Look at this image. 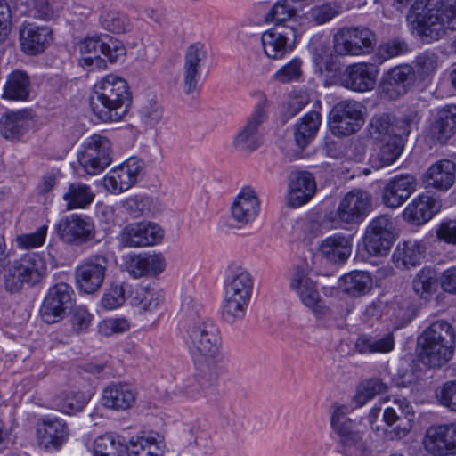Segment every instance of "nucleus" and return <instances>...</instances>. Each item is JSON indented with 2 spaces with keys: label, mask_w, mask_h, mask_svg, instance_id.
I'll use <instances>...</instances> for the list:
<instances>
[{
  "label": "nucleus",
  "mask_w": 456,
  "mask_h": 456,
  "mask_svg": "<svg viewBox=\"0 0 456 456\" xmlns=\"http://www.w3.org/2000/svg\"><path fill=\"white\" fill-rule=\"evenodd\" d=\"M132 95L126 81L108 74L97 81L90 99L94 114L103 122H118L127 113Z\"/></svg>",
  "instance_id": "nucleus-1"
},
{
  "label": "nucleus",
  "mask_w": 456,
  "mask_h": 456,
  "mask_svg": "<svg viewBox=\"0 0 456 456\" xmlns=\"http://www.w3.org/2000/svg\"><path fill=\"white\" fill-rule=\"evenodd\" d=\"M407 19L423 41H436L446 29H456V0H438L426 6L416 3Z\"/></svg>",
  "instance_id": "nucleus-2"
},
{
  "label": "nucleus",
  "mask_w": 456,
  "mask_h": 456,
  "mask_svg": "<svg viewBox=\"0 0 456 456\" xmlns=\"http://www.w3.org/2000/svg\"><path fill=\"white\" fill-rule=\"evenodd\" d=\"M456 345V331L444 320L427 327L418 338L422 362L429 368H441L451 361Z\"/></svg>",
  "instance_id": "nucleus-3"
},
{
  "label": "nucleus",
  "mask_w": 456,
  "mask_h": 456,
  "mask_svg": "<svg viewBox=\"0 0 456 456\" xmlns=\"http://www.w3.org/2000/svg\"><path fill=\"white\" fill-rule=\"evenodd\" d=\"M47 265L37 253H28L11 263L4 274V286L9 292L20 291L24 284L35 285L45 276Z\"/></svg>",
  "instance_id": "nucleus-4"
},
{
  "label": "nucleus",
  "mask_w": 456,
  "mask_h": 456,
  "mask_svg": "<svg viewBox=\"0 0 456 456\" xmlns=\"http://www.w3.org/2000/svg\"><path fill=\"white\" fill-rule=\"evenodd\" d=\"M253 290V279L250 273L239 269L226 278L223 316L232 322L244 316Z\"/></svg>",
  "instance_id": "nucleus-5"
},
{
  "label": "nucleus",
  "mask_w": 456,
  "mask_h": 456,
  "mask_svg": "<svg viewBox=\"0 0 456 456\" xmlns=\"http://www.w3.org/2000/svg\"><path fill=\"white\" fill-rule=\"evenodd\" d=\"M376 43L375 33L366 27L342 28L333 37L334 51L339 56L369 53Z\"/></svg>",
  "instance_id": "nucleus-6"
},
{
  "label": "nucleus",
  "mask_w": 456,
  "mask_h": 456,
  "mask_svg": "<svg viewBox=\"0 0 456 456\" xmlns=\"http://www.w3.org/2000/svg\"><path fill=\"white\" fill-rule=\"evenodd\" d=\"M77 159L86 174L96 175L102 173L112 161L110 141L99 134L91 135L84 142Z\"/></svg>",
  "instance_id": "nucleus-7"
},
{
  "label": "nucleus",
  "mask_w": 456,
  "mask_h": 456,
  "mask_svg": "<svg viewBox=\"0 0 456 456\" xmlns=\"http://www.w3.org/2000/svg\"><path fill=\"white\" fill-rule=\"evenodd\" d=\"M363 110L364 106L355 100H344L335 104L329 117L331 133L338 136L355 134L364 123Z\"/></svg>",
  "instance_id": "nucleus-8"
},
{
  "label": "nucleus",
  "mask_w": 456,
  "mask_h": 456,
  "mask_svg": "<svg viewBox=\"0 0 456 456\" xmlns=\"http://www.w3.org/2000/svg\"><path fill=\"white\" fill-rule=\"evenodd\" d=\"M187 342L192 355L209 357L220 355L222 342L216 327L208 321H197L187 329Z\"/></svg>",
  "instance_id": "nucleus-9"
},
{
  "label": "nucleus",
  "mask_w": 456,
  "mask_h": 456,
  "mask_svg": "<svg viewBox=\"0 0 456 456\" xmlns=\"http://www.w3.org/2000/svg\"><path fill=\"white\" fill-rule=\"evenodd\" d=\"M109 266L105 255L94 254L83 259L75 268L77 289L86 294L99 290L103 284Z\"/></svg>",
  "instance_id": "nucleus-10"
},
{
  "label": "nucleus",
  "mask_w": 456,
  "mask_h": 456,
  "mask_svg": "<svg viewBox=\"0 0 456 456\" xmlns=\"http://www.w3.org/2000/svg\"><path fill=\"white\" fill-rule=\"evenodd\" d=\"M372 209V197L362 189H354L344 195L336 210L337 218L343 224L362 223Z\"/></svg>",
  "instance_id": "nucleus-11"
},
{
  "label": "nucleus",
  "mask_w": 456,
  "mask_h": 456,
  "mask_svg": "<svg viewBox=\"0 0 456 456\" xmlns=\"http://www.w3.org/2000/svg\"><path fill=\"white\" fill-rule=\"evenodd\" d=\"M413 418L414 411L410 402L404 397L395 398L383 413V419L388 426L396 424L386 431L387 437L391 440L404 437L411 429Z\"/></svg>",
  "instance_id": "nucleus-12"
},
{
  "label": "nucleus",
  "mask_w": 456,
  "mask_h": 456,
  "mask_svg": "<svg viewBox=\"0 0 456 456\" xmlns=\"http://www.w3.org/2000/svg\"><path fill=\"white\" fill-rule=\"evenodd\" d=\"M379 69L373 63L357 62L346 66L339 74V85L348 90L364 93L375 87Z\"/></svg>",
  "instance_id": "nucleus-13"
},
{
  "label": "nucleus",
  "mask_w": 456,
  "mask_h": 456,
  "mask_svg": "<svg viewBox=\"0 0 456 456\" xmlns=\"http://www.w3.org/2000/svg\"><path fill=\"white\" fill-rule=\"evenodd\" d=\"M56 228L61 239L68 243L82 244L95 236L94 223L86 215L72 214L65 216L60 220Z\"/></svg>",
  "instance_id": "nucleus-14"
},
{
  "label": "nucleus",
  "mask_w": 456,
  "mask_h": 456,
  "mask_svg": "<svg viewBox=\"0 0 456 456\" xmlns=\"http://www.w3.org/2000/svg\"><path fill=\"white\" fill-rule=\"evenodd\" d=\"M72 288L67 283H58L52 287L40 309L42 320L48 324L63 319L66 310L71 305Z\"/></svg>",
  "instance_id": "nucleus-15"
},
{
  "label": "nucleus",
  "mask_w": 456,
  "mask_h": 456,
  "mask_svg": "<svg viewBox=\"0 0 456 456\" xmlns=\"http://www.w3.org/2000/svg\"><path fill=\"white\" fill-rule=\"evenodd\" d=\"M141 172V161L134 158L128 159L104 175L103 187L113 194L124 192L135 184Z\"/></svg>",
  "instance_id": "nucleus-16"
},
{
  "label": "nucleus",
  "mask_w": 456,
  "mask_h": 456,
  "mask_svg": "<svg viewBox=\"0 0 456 456\" xmlns=\"http://www.w3.org/2000/svg\"><path fill=\"white\" fill-rule=\"evenodd\" d=\"M163 236L164 231L159 225L143 221L126 225L120 233V241L125 247L144 248L159 243Z\"/></svg>",
  "instance_id": "nucleus-17"
},
{
  "label": "nucleus",
  "mask_w": 456,
  "mask_h": 456,
  "mask_svg": "<svg viewBox=\"0 0 456 456\" xmlns=\"http://www.w3.org/2000/svg\"><path fill=\"white\" fill-rule=\"evenodd\" d=\"M296 30L289 26L275 24V26L262 34L261 41L264 52L268 58L281 59L292 51L296 41Z\"/></svg>",
  "instance_id": "nucleus-18"
},
{
  "label": "nucleus",
  "mask_w": 456,
  "mask_h": 456,
  "mask_svg": "<svg viewBox=\"0 0 456 456\" xmlns=\"http://www.w3.org/2000/svg\"><path fill=\"white\" fill-rule=\"evenodd\" d=\"M427 452L434 456H447L456 452V423L430 427L423 439Z\"/></svg>",
  "instance_id": "nucleus-19"
},
{
  "label": "nucleus",
  "mask_w": 456,
  "mask_h": 456,
  "mask_svg": "<svg viewBox=\"0 0 456 456\" xmlns=\"http://www.w3.org/2000/svg\"><path fill=\"white\" fill-rule=\"evenodd\" d=\"M267 106L265 99L259 102L256 106L254 111L247 118L245 125L233 140L235 148L249 152L258 148L257 131L267 118Z\"/></svg>",
  "instance_id": "nucleus-20"
},
{
  "label": "nucleus",
  "mask_w": 456,
  "mask_h": 456,
  "mask_svg": "<svg viewBox=\"0 0 456 456\" xmlns=\"http://www.w3.org/2000/svg\"><path fill=\"white\" fill-rule=\"evenodd\" d=\"M125 271L134 279L153 276L165 268V261L160 254L130 253L124 257Z\"/></svg>",
  "instance_id": "nucleus-21"
},
{
  "label": "nucleus",
  "mask_w": 456,
  "mask_h": 456,
  "mask_svg": "<svg viewBox=\"0 0 456 456\" xmlns=\"http://www.w3.org/2000/svg\"><path fill=\"white\" fill-rule=\"evenodd\" d=\"M290 288L297 294L302 303L318 317L324 315L326 308L317 291L315 283L303 268H297L290 281Z\"/></svg>",
  "instance_id": "nucleus-22"
},
{
  "label": "nucleus",
  "mask_w": 456,
  "mask_h": 456,
  "mask_svg": "<svg viewBox=\"0 0 456 456\" xmlns=\"http://www.w3.org/2000/svg\"><path fill=\"white\" fill-rule=\"evenodd\" d=\"M231 216L240 227L256 220L260 211V200L250 186L243 187L231 205Z\"/></svg>",
  "instance_id": "nucleus-23"
},
{
  "label": "nucleus",
  "mask_w": 456,
  "mask_h": 456,
  "mask_svg": "<svg viewBox=\"0 0 456 456\" xmlns=\"http://www.w3.org/2000/svg\"><path fill=\"white\" fill-rule=\"evenodd\" d=\"M415 72L410 65H399L390 69L382 77L381 93L394 100L406 94L412 85Z\"/></svg>",
  "instance_id": "nucleus-24"
},
{
  "label": "nucleus",
  "mask_w": 456,
  "mask_h": 456,
  "mask_svg": "<svg viewBox=\"0 0 456 456\" xmlns=\"http://www.w3.org/2000/svg\"><path fill=\"white\" fill-rule=\"evenodd\" d=\"M417 181L411 175H400L391 178L382 191V202L391 208L402 206L415 191Z\"/></svg>",
  "instance_id": "nucleus-25"
},
{
  "label": "nucleus",
  "mask_w": 456,
  "mask_h": 456,
  "mask_svg": "<svg viewBox=\"0 0 456 456\" xmlns=\"http://www.w3.org/2000/svg\"><path fill=\"white\" fill-rule=\"evenodd\" d=\"M68 436L69 428L62 419L45 417L37 424V442L45 449H60Z\"/></svg>",
  "instance_id": "nucleus-26"
},
{
  "label": "nucleus",
  "mask_w": 456,
  "mask_h": 456,
  "mask_svg": "<svg viewBox=\"0 0 456 456\" xmlns=\"http://www.w3.org/2000/svg\"><path fill=\"white\" fill-rule=\"evenodd\" d=\"M20 39L22 51L35 55L44 52L51 45L53 32L49 27L28 23L20 28Z\"/></svg>",
  "instance_id": "nucleus-27"
},
{
  "label": "nucleus",
  "mask_w": 456,
  "mask_h": 456,
  "mask_svg": "<svg viewBox=\"0 0 456 456\" xmlns=\"http://www.w3.org/2000/svg\"><path fill=\"white\" fill-rule=\"evenodd\" d=\"M316 183L314 175L306 171L294 172L289 179L288 205L298 208L308 202L315 193Z\"/></svg>",
  "instance_id": "nucleus-28"
},
{
  "label": "nucleus",
  "mask_w": 456,
  "mask_h": 456,
  "mask_svg": "<svg viewBox=\"0 0 456 456\" xmlns=\"http://www.w3.org/2000/svg\"><path fill=\"white\" fill-rule=\"evenodd\" d=\"M33 122L34 115L31 110L8 111L0 119V131L6 139H19L29 130Z\"/></svg>",
  "instance_id": "nucleus-29"
},
{
  "label": "nucleus",
  "mask_w": 456,
  "mask_h": 456,
  "mask_svg": "<svg viewBox=\"0 0 456 456\" xmlns=\"http://www.w3.org/2000/svg\"><path fill=\"white\" fill-rule=\"evenodd\" d=\"M456 165L449 159H441L433 164L424 174L426 187L448 191L455 182Z\"/></svg>",
  "instance_id": "nucleus-30"
},
{
  "label": "nucleus",
  "mask_w": 456,
  "mask_h": 456,
  "mask_svg": "<svg viewBox=\"0 0 456 456\" xmlns=\"http://www.w3.org/2000/svg\"><path fill=\"white\" fill-rule=\"evenodd\" d=\"M456 134V105H447L438 110L429 127L430 138L444 144Z\"/></svg>",
  "instance_id": "nucleus-31"
},
{
  "label": "nucleus",
  "mask_w": 456,
  "mask_h": 456,
  "mask_svg": "<svg viewBox=\"0 0 456 456\" xmlns=\"http://www.w3.org/2000/svg\"><path fill=\"white\" fill-rule=\"evenodd\" d=\"M440 208V202L434 198L428 195H420L406 207L403 216L406 220L420 225L429 221Z\"/></svg>",
  "instance_id": "nucleus-32"
},
{
  "label": "nucleus",
  "mask_w": 456,
  "mask_h": 456,
  "mask_svg": "<svg viewBox=\"0 0 456 456\" xmlns=\"http://www.w3.org/2000/svg\"><path fill=\"white\" fill-rule=\"evenodd\" d=\"M193 359L194 379L200 387H212L218 384L221 375L219 355L195 357Z\"/></svg>",
  "instance_id": "nucleus-33"
},
{
  "label": "nucleus",
  "mask_w": 456,
  "mask_h": 456,
  "mask_svg": "<svg viewBox=\"0 0 456 456\" xmlns=\"http://www.w3.org/2000/svg\"><path fill=\"white\" fill-rule=\"evenodd\" d=\"M320 254L331 263H343L351 255L352 240L349 237L334 234L323 240L319 245Z\"/></svg>",
  "instance_id": "nucleus-34"
},
{
  "label": "nucleus",
  "mask_w": 456,
  "mask_h": 456,
  "mask_svg": "<svg viewBox=\"0 0 456 456\" xmlns=\"http://www.w3.org/2000/svg\"><path fill=\"white\" fill-rule=\"evenodd\" d=\"M134 401V391L126 384H110L102 391V403L110 409L125 411L129 409Z\"/></svg>",
  "instance_id": "nucleus-35"
},
{
  "label": "nucleus",
  "mask_w": 456,
  "mask_h": 456,
  "mask_svg": "<svg viewBox=\"0 0 456 456\" xmlns=\"http://www.w3.org/2000/svg\"><path fill=\"white\" fill-rule=\"evenodd\" d=\"M127 456H164V443L160 436L149 434L130 440Z\"/></svg>",
  "instance_id": "nucleus-36"
},
{
  "label": "nucleus",
  "mask_w": 456,
  "mask_h": 456,
  "mask_svg": "<svg viewBox=\"0 0 456 456\" xmlns=\"http://www.w3.org/2000/svg\"><path fill=\"white\" fill-rule=\"evenodd\" d=\"M395 346V338L392 332L382 335H361L355 341L354 349L359 354H387Z\"/></svg>",
  "instance_id": "nucleus-37"
},
{
  "label": "nucleus",
  "mask_w": 456,
  "mask_h": 456,
  "mask_svg": "<svg viewBox=\"0 0 456 456\" xmlns=\"http://www.w3.org/2000/svg\"><path fill=\"white\" fill-rule=\"evenodd\" d=\"M30 94V78L27 72L14 70L7 76L3 99L12 101H26Z\"/></svg>",
  "instance_id": "nucleus-38"
},
{
  "label": "nucleus",
  "mask_w": 456,
  "mask_h": 456,
  "mask_svg": "<svg viewBox=\"0 0 456 456\" xmlns=\"http://www.w3.org/2000/svg\"><path fill=\"white\" fill-rule=\"evenodd\" d=\"M94 198L91 186L81 182L69 183L62 196L67 210L85 209L93 203Z\"/></svg>",
  "instance_id": "nucleus-39"
},
{
  "label": "nucleus",
  "mask_w": 456,
  "mask_h": 456,
  "mask_svg": "<svg viewBox=\"0 0 456 456\" xmlns=\"http://www.w3.org/2000/svg\"><path fill=\"white\" fill-rule=\"evenodd\" d=\"M424 246L417 240H407L399 244L393 255L395 265L398 268L409 269L420 264L423 258Z\"/></svg>",
  "instance_id": "nucleus-40"
},
{
  "label": "nucleus",
  "mask_w": 456,
  "mask_h": 456,
  "mask_svg": "<svg viewBox=\"0 0 456 456\" xmlns=\"http://www.w3.org/2000/svg\"><path fill=\"white\" fill-rule=\"evenodd\" d=\"M321 125V115L317 111L305 114L295 126L294 137L297 145L305 149L315 137Z\"/></svg>",
  "instance_id": "nucleus-41"
},
{
  "label": "nucleus",
  "mask_w": 456,
  "mask_h": 456,
  "mask_svg": "<svg viewBox=\"0 0 456 456\" xmlns=\"http://www.w3.org/2000/svg\"><path fill=\"white\" fill-rule=\"evenodd\" d=\"M340 288L347 295L358 297L367 294L372 288V279L368 273L355 271L340 279Z\"/></svg>",
  "instance_id": "nucleus-42"
},
{
  "label": "nucleus",
  "mask_w": 456,
  "mask_h": 456,
  "mask_svg": "<svg viewBox=\"0 0 456 456\" xmlns=\"http://www.w3.org/2000/svg\"><path fill=\"white\" fill-rule=\"evenodd\" d=\"M98 21L104 30L114 34L124 33L129 27L127 16L108 5L100 8Z\"/></svg>",
  "instance_id": "nucleus-43"
},
{
  "label": "nucleus",
  "mask_w": 456,
  "mask_h": 456,
  "mask_svg": "<svg viewBox=\"0 0 456 456\" xmlns=\"http://www.w3.org/2000/svg\"><path fill=\"white\" fill-rule=\"evenodd\" d=\"M126 446L120 436L105 434L95 438L94 456H123L126 452Z\"/></svg>",
  "instance_id": "nucleus-44"
},
{
  "label": "nucleus",
  "mask_w": 456,
  "mask_h": 456,
  "mask_svg": "<svg viewBox=\"0 0 456 456\" xmlns=\"http://www.w3.org/2000/svg\"><path fill=\"white\" fill-rule=\"evenodd\" d=\"M383 143L380 146L379 151L373 161V167L381 168L385 166H389L394 163L401 155L404 143L401 139H393L388 136L386 140H382Z\"/></svg>",
  "instance_id": "nucleus-45"
},
{
  "label": "nucleus",
  "mask_w": 456,
  "mask_h": 456,
  "mask_svg": "<svg viewBox=\"0 0 456 456\" xmlns=\"http://www.w3.org/2000/svg\"><path fill=\"white\" fill-rule=\"evenodd\" d=\"M162 301L161 294L151 288L142 287L132 298V305L142 313L151 312Z\"/></svg>",
  "instance_id": "nucleus-46"
},
{
  "label": "nucleus",
  "mask_w": 456,
  "mask_h": 456,
  "mask_svg": "<svg viewBox=\"0 0 456 456\" xmlns=\"http://www.w3.org/2000/svg\"><path fill=\"white\" fill-rule=\"evenodd\" d=\"M88 403V396L80 391H67L61 395L58 398L56 406L59 411L72 414L80 411Z\"/></svg>",
  "instance_id": "nucleus-47"
},
{
  "label": "nucleus",
  "mask_w": 456,
  "mask_h": 456,
  "mask_svg": "<svg viewBox=\"0 0 456 456\" xmlns=\"http://www.w3.org/2000/svg\"><path fill=\"white\" fill-rule=\"evenodd\" d=\"M437 285L436 273L431 269H422L412 282L414 292L424 298L433 294L436 290Z\"/></svg>",
  "instance_id": "nucleus-48"
},
{
  "label": "nucleus",
  "mask_w": 456,
  "mask_h": 456,
  "mask_svg": "<svg viewBox=\"0 0 456 456\" xmlns=\"http://www.w3.org/2000/svg\"><path fill=\"white\" fill-rule=\"evenodd\" d=\"M419 120V117L416 111H411L401 118L393 116L392 135L389 137L401 139L404 143L405 138L408 137L412 127L418 125Z\"/></svg>",
  "instance_id": "nucleus-49"
},
{
  "label": "nucleus",
  "mask_w": 456,
  "mask_h": 456,
  "mask_svg": "<svg viewBox=\"0 0 456 456\" xmlns=\"http://www.w3.org/2000/svg\"><path fill=\"white\" fill-rule=\"evenodd\" d=\"M347 413L348 407L346 405L332 406L331 427L339 438L354 432L353 421L347 417Z\"/></svg>",
  "instance_id": "nucleus-50"
},
{
  "label": "nucleus",
  "mask_w": 456,
  "mask_h": 456,
  "mask_svg": "<svg viewBox=\"0 0 456 456\" xmlns=\"http://www.w3.org/2000/svg\"><path fill=\"white\" fill-rule=\"evenodd\" d=\"M387 385L379 379H370L362 384L354 396V402L357 406L364 405L375 395L387 391Z\"/></svg>",
  "instance_id": "nucleus-51"
},
{
  "label": "nucleus",
  "mask_w": 456,
  "mask_h": 456,
  "mask_svg": "<svg viewBox=\"0 0 456 456\" xmlns=\"http://www.w3.org/2000/svg\"><path fill=\"white\" fill-rule=\"evenodd\" d=\"M345 456H366L367 445L359 432L354 431L339 438Z\"/></svg>",
  "instance_id": "nucleus-52"
},
{
  "label": "nucleus",
  "mask_w": 456,
  "mask_h": 456,
  "mask_svg": "<svg viewBox=\"0 0 456 456\" xmlns=\"http://www.w3.org/2000/svg\"><path fill=\"white\" fill-rule=\"evenodd\" d=\"M102 39L100 37H88L79 45L80 53L84 56L83 61L86 65H93L95 61H101L100 54L102 51Z\"/></svg>",
  "instance_id": "nucleus-53"
},
{
  "label": "nucleus",
  "mask_w": 456,
  "mask_h": 456,
  "mask_svg": "<svg viewBox=\"0 0 456 456\" xmlns=\"http://www.w3.org/2000/svg\"><path fill=\"white\" fill-rule=\"evenodd\" d=\"M201 69L194 67H183L182 69V87L184 94L191 99H196L200 95L199 81Z\"/></svg>",
  "instance_id": "nucleus-54"
},
{
  "label": "nucleus",
  "mask_w": 456,
  "mask_h": 456,
  "mask_svg": "<svg viewBox=\"0 0 456 456\" xmlns=\"http://www.w3.org/2000/svg\"><path fill=\"white\" fill-rule=\"evenodd\" d=\"M393 116L387 113L378 114L370 121V133L372 137L379 140H386L392 135Z\"/></svg>",
  "instance_id": "nucleus-55"
},
{
  "label": "nucleus",
  "mask_w": 456,
  "mask_h": 456,
  "mask_svg": "<svg viewBox=\"0 0 456 456\" xmlns=\"http://www.w3.org/2000/svg\"><path fill=\"white\" fill-rule=\"evenodd\" d=\"M394 238H387L380 235L366 234L364 236V245L366 250L372 256H386L392 246Z\"/></svg>",
  "instance_id": "nucleus-56"
},
{
  "label": "nucleus",
  "mask_w": 456,
  "mask_h": 456,
  "mask_svg": "<svg viewBox=\"0 0 456 456\" xmlns=\"http://www.w3.org/2000/svg\"><path fill=\"white\" fill-rule=\"evenodd\" d=\"M206 57L207 53L204 44L201 42L191 43L184 51L183 66L202 69V64Z\"/></svg>",
  "instance_id": "nucleus-57"
},
{
  "label": "nucleus",
  "mask_w": 456,
  "mask_h": 456,
  "mask_svg": "<svg viewBox=\"0 0 456 456\" xmlns=\"http://www.w3.org/2000/svg\"><path fill=\"white\" fill-rule=\"evenodd\" d=\"M340 5L333 3H325L313 7L309 15L313 21L321 25L331 20L334 17L340 13Z\"/></svg>",
  "instance_id": "nucleus-58"
},
{
  "label": "nucleus",
  "mask_w": 456,
  "mask_h": 456,
  "mask_svg": "<svg viewBox=\"0 0 456 456\" xmlns=\"http://www.w3.org/2000/svg\"><path fill=\"white\" fill-rule=\"evenodd\" d=\"M407 51L404 42L392 40L380 45L374 55V61L382 63L385 61L398 56Z\"/></svg>",
  "instance_id": "nucleus-59"
},
{
  "label": "nucleus",
  "mask_w": 456,
  "mask_h": 456,
  "mask_svg": "<svg viewBox=\"0 0 456 456\" xmlns=\"http://www.w3.org/2000/svg\"><path fill=\"white\" fill-rule=\"evenodd\" d=\"M126 300L124 287L113 283L102 295L101 304L106 310H113L121 306Z\"/></svg>",
  "instance_id": "nucleus-60"
},
{
  "label": "nucleus",
  "mask_w": 456,
  "mask_h": 456,
  "mask_svg": "<svg viewBox=\"0 0 456 456\" xmlns=\"http://www.w3.org/2000/svg\"><path fill=\"white\" fill-rule=\"evenodd\" d=\"M393 231L394 224L391 217L387 215H380L371 220L365 233L394 238Z\"/></svg>",
  "instance_id": "nucleus-61"
},
{
  "label": "nucleus",
  "mask_w": 456,
  "mask_h": 456,
  "mask_svg": "<svg viewBox=\"0 0 456 456\" xmlns=\"http://www.w3.org/2000/svg\"><path fill=\"white\" fill-rule=\"evenodd\" d=\"M129 329L130 322L125 317L104 319L98 325L99 332L106 337L113 334L123 333Z\"/></svg>",
  "instance_id": "nucleus-62"
},
{
  "label": "nucleus",
  "mask_w": 456,
  "mask_h": 456,
  "mask_svg": "<svg viewBox=\"0 0 456 456\" xmlns=\"http://www.w3.org/2000/svg\"><path fill=\"white\" fill-rule=\"evenodd\" d=\"M69 322L72 330L78 334L87 330L92 322V314L85 306H76L71 311Z\"/></svg>",
  "instance_id": "nucleus-63"
},
{
  "label": "nucleus",
  "mask_w": 456,
  "mask_h": 456,
  "mask_svg": "<svg viewBox=\"0 0 456 456\" xmlns=\"http://www.w3.org/2000/svg\"><path fill=\"white\" fill-rule=\"evenodd\" d=\"M301 64L302 62L299 59H293L277 70L274 74V79L280 83H289L298 79L302 75Z\"/></svg>",
  "instance_id": "nucleus-64"
}]
</instances>
